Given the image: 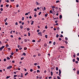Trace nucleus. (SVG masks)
Segmentation results:
<instances>
[{
    "label": "nucleus",
    "mask_w": 79,
    "mask_h": 79,
    "mask_svg": "<svg viewBox=\"0 0 79 79\" xmlns=\"http://www.w3.org/2000/svg\"><path fill=\"white\" fill-rule=\"evenodd\" d=\"M59 75L60 77H61V70L59 69Z\"/></svg>",
    "instance_id": "nucleus-1"
},
{
    "label": "nucleus",
    "mask_w": 79,
    "mask_h": 79,
    "mask_svg": "<svg viewBox=\"0 0 79 79\" xmlns=\"http://www.w3.org/2000/svg\"><path fill=\"white\" fill-rule=\"evenodd\" d=\"M11 68H12V66H8V67H7V69H10Z\"/></svg>",
    "instance_id": "nucleus-2"
},
{
    "label": "nucleus",
    "mask_w": 79,
    "mask_h": 79,
    "mask_svg": "<svg viewBox=\"0 0 79 79\" xmlns=\"http://www.w3.org/2000/svg\"><path fill=\"white\" fill-rule=\"evenodd\" d=\"M4 47H5V46H2L1 48H0V51H2V49L3 48H4Z\"/></svg>",
    "instance_id": "nucleus-3"
},
{
    "label": "nucleus",
    "mask_w": 79,
    "mask_h": 79,
    "mask_svg": "<svg viewBox=\"0 0 79 79\" xmlns=\"http://www.w3.org/2000/svg\"><path fill=\"white\" fill-rule=\"evenodd\" d=\"M38 35H40V36H42V32H39L38 33Z\"/></svg>",
    "instance_id": "nucleus-4"
},
{
    "label": "nucleus",
    "mask_w": 79,
    "mask_h": 79,
    "mask_svg": "<svg viewBox=\"0 0 79 79\" xmlns=\"http://www.w3.org/2000/svg\"><path fill=\"white\" fill-rule=\"evenodd\" d=\"M20 28H21V29H23V26H22L21 25L20 27Z\"/></svg>",
    "instance_id": "nucleus-5"
},
{
    "label": "nucleus",
    "mask_w": 79,
    "mask_h": 79,
    "mask_svg": "<svg viewBox=\"0 0 79 79\" xmlns=\"http://www.w3.org/2000/svg\"><path fill=\"white\" fill-rule=\"evenodd\" d=\"M59 18L60 19H62V15H60L59 17Z\"/></svg>",
    "instance_id": "nucleus-6"
},
{
    "label": "nucleus",
    "mask_w": 79,
    "mask_h": 79,
    "mask_svg": "<svg viewBox=\"0 0 79 79\" xmlns=\"http://www.w3.org/2000/svg\"><path fill=\"white\" fill-rule=\"evenodd\" d=\"M52 9H54V8H55V6H52Z\"/></svg>",
    "instance_id": "nucleus-7"
},
{
    "label": "nucleus",
    "mask_w": 79,
    "mask_h": 79,
    "mask_svg": "<svg viewBox=\"0 0 79 79\" xmlns=\"http://www.w3.org/2000/svg\"><path fill=\"white\" fill-rule=\"evenodd\" d=\"M6 58L7 60H10V58L8 56Z\"/></svg>",
    "instance_id": "nucleus-8"
},
{
    "label": "nucleus",
    "mask_w": 79,
    "mask_h": 79,
    "mask_svg": "<svg viewBox=\"0 0 79 79\" xmlns=\"http://www.w3.org/2000/svg\"><path fill=\"white\" fill-rule=\"evenodd\" d=\"M26 53H23V54H22V55H24V56H26Z\"/></svg>",
    "instance_id": "nucleus-9"
},
{
    "label": "nucleus",
    "mask_w": 79,
    "mask_h": 79,
    "mask_svg": "<svg viewBox=\"0 0 79 79\" xmlns=\"http://www.w3.org/2000/svg\"><path fill=\"white\" fill-rule=\"evenodd\" d=\"M7 19H8V18H6L4 20V22L6 23V21Z\"/></svg>",
    "instance_id": "nucleus-10"
},
{
    "label": "nucleus",
    "mask_w": 79,
    "mask_h": 79,
    "mask_svg": "<svg viewBox=\"0 0 79 79\" xmlns=\"http://www.w3.org/2000/svg\"><path fill=\"white\" fill-rule=\"evenodd\" d=\"M48 15V14L46 13V14L45 15V17H47V16Z\"/></svg>",
    "instance_id": "nucleus-11"
},
{
    "label": "nucleus",
    "mask_w": 79,
    "mask_h": 79,
    "mask_svg": "<svg viewBox=\"0 0 79 79\" xmlns=\"http://www.w3.org/2000/svg\"><path fill=\"white\" fill-rule=\"evenodd\" d=\"M56 71H58V67H56Z\"/></svg>",
    "instance_id": "nucleus-12"
},
{
    "label": "nucleus",
    "mask_w": 79,
    "mask_h": 79,
    "mask_svg": "<svg viewBox=\"0 0 79 79\" xmlns=\"http://www.w3.org/2000/svg\"><path fill=\"white\" fill-rule=\"evenodd\" d=\"M27 31H29L30 30V28H27Z\"/></svg>",
    "instance_id": "nucleus-13"
},
{
    "label": "nucleus",
    "mask_w": 79,
    "mask_h": 79,
    "mask_svg": "<svg viewBox=\"0 0 79 79\" xmlns=\"http://www.w3.org/2000/svg\"><path fill=\"white\" fill-rule=\"evenodd\" d=\"M24 50H27V48L26 47H25L24 48Z\"/></svg>",
    "instance_id": "nucleus-14"
},
{
    "label": "nucleus",
    "mask_w": 79,
    "mask_h": 79,
    "mask_svg": "<svg viewBox=\"0 0 79 79\" xmlns=\"http://www.w3.org/2000/svg\"><path fill=\"white\" fill-rule=\"evenodd\" d=\"M41 41V39H40V40H38V42H40Z\"/></svg>",
    "instance_id": "nucleus-15"
},
{
    "label": "nucleus",
    "mask_w": 79,
    "mask_h": 79,
    "mask_svg": "<svg viewBox=\"0 0 79 79\" xmlns=\"http://www.w3.org/2000/svg\"><path fill=\"white\" fill-rule=\"evenodd\" d=\"M60 48H64V47L63 46H61L60 47Z\"/></svg>",
    "instance_id": "nucleus-16"
},
{
    "label": "nucleus",
    "mask_w": 79,
    "mask_h": 79,
    "mask_svg": "<svg viewBox=\"0 0 79 79\" xmlns=\"http://www.w3.org/2000/svg\"><path fill=\"white\" fill-rule=\"evenodd\" d=\"M9 77H10V76H7L6 77V79H8Z\"/></svg>",
    "instance_id": "nucleus-17"
},
{
    "label": "nucleus",
    "mask_w": 79,
    "mask_h": 79,
    "mask_svg": "<svg viewBox=\"0 0 79 79\" xmlns=\"http://www.w3.org/2000/svg\"><path fill=\"white\" fill-rule=\"evenodd\" d=\"M47 44H44V47H47Z\"/></svg>",
    "instance_id": "nucleus-18"
},
{
    "label": "nucleus",
    "mask_w": 79,
    "mask_h": 79,
    "mask_svg": "<svg viewBox=\"0 0 79 79\" xmlns=\"http://www.w3.org/2000/svg\"><path fill=\"white\" fill-rule=\"evenodd\" d=\"M27 74H28V73L27 72L25 74V76H27Z\"/></svg>",
    "instance_id": "nucleus-19"
},
{
    "label": "nucleus",
    "mask_w": 79,
    "mask_h": 79,
    "mask_svg": "<svg viewBox=\"0 0 79 79\" xmlns=\"http://www.w3.org/2000/svg\"><path fill=\"white\" fill-rule=\"evenodd\" d=\"M33 23H34V21H32L31 23V25H32V24H33Z\"/></svg>",
    "instance_id": "nucleus-20"
},
{
    "label": "nucleus",
    "mask_w": 79,
    "mask_h": 79,
    "mask_svg": "<svg viewBox=\"0 0 79 79\" xmlns=\"http://www.w3.org/2000/svg\"><path fill=\"white\" fill-rule=\"evenodd\" d=\"M32 42H35V40H32Z\"/></svg>",
    "instance_id": "nucleus-21"
},
{
    "label": "nucleus",
    "mask_w": 79,
    "mask_h": 79,
    "mask_svg": "<svg viewBox=\"0 0 79 79\" xmlns=\"http://www.w3.org/2000/svg\"><path fill=\"white\" fill-rule=\"evenodd\" d=\"M51 76H53V72H51Z\"/></svg>",
    "instance_id": "nucleus-22"
},
{
    "label": "nucleus",
    "mask_w": 79,
    "mask_h": 79,
    "mask_svg": "<svg viewBox=\"0 0 79 79\" xmlns=\"http://www.w3.org/2000/svg\"><path fill=\"white\" fill-rule=\"evenodd\" d=\"M37 73H40V70H37Z\"/></svg>",
    "instance_id": "nucleus-23"
},
{
    "label": "nucleus",
    "mask_w": 79,
    "mask_h": 79,
    "mask_svg": "<svg viewBox=\"0 0 79 79\" xmlns=\"http://www.w3.org/2000/svg\"><path fill=\"white\" fill-rule=\"evenodd\" d=\"M0 10L1 11H3V10L2 8H1Z\"/></svg>",
    "instance_id": "nucleus-24"
},
{
    "label": "nucleus",
    "mask_w": 79,
    "mask_h": 79,
    "mask_svg": "<svg viewBox=\"0 0 79 79\" xmlns=\"http://www.w3.org/2000/svg\"><path fill=\"white\" fill-rule=\"evenodd\" d=\"M58 36H59V35H58V34H57L56 35V37L57 38H58Z\"/></svg>",
    "instance_id": "nucleus-25"
},
{
    "label": "nucleus",
    "mask_w": 79,
    "mask_h": 79,
    "mask_svg": "<svg viewBox=\"0 0 79 79\" xmlns=\"http://www.w3.org/2000/svg\"><path fill=\"white\" fill-rule=\"evenodd\" d=\"M41 13H42L41 12H40L39 13V15H41Z\"/></svg>",
    "instance_id": "nucleus-26"
},
{
    "label": "nucleus",
    "mask_w": 79,
    "mask_h": 79,
    "mask_svg": "<svg viewBox=\"0 0 79 79\" xmlns=\"http://www.w3.org/2000/svg\"><path fill=\"white\" fill-rule=\"evenodd\" d=\"M24 19V17H23L22 20V21H23Z\"/></svg>",
    "instance_id": "nucleus-27"
},
{
    "label": "nucleus",
    "mask_w": 79,
    "mask_h": 79,
    "mask_svg": "<svg viewBox=\"0 0 79 79\" xmlns=\"http://www.w3.org/2000/svg\"><path fill=\"white\" fill-rule=\"evenodd\" d=\"M28 36H30L31 35V34L30 33H28Z\"/></svg>",
    "instance_id": "nucleus-28"
},
{
    "label": "nucleus",
    "mask_w": 79,
    "mask_h": 79,
    "mask_svg": "<svg viewBox=\"0 0 79 79\" xmlns=\"http://www.w3.org/2000/svg\"><path fill=\"white\" fill-rule=\"evenodd\" d=\"M6 48H7L8 47V46H9V45L8 44H6Z\"/></svg>",
    "instance_id": "nucleus-29"
},
{
    "label": "nucleus",
    "mask_w": 79,
    "mask_h": 79,
    "mask_svg": "<svg viewBox=\"0 0 79 79\" xmlns=\"http://www.w3.org/2000/svg\"><path fill=\"white\" fill-rule=\"evenodd\" d=\"M3 61H6V59H4V60H3Z\"/></svg>",
    "instance_id": "nucleus-30"
},
{
    "label": "nucleus",
    "mask_w": 79,
    "mask_h": 79,
    "mask_svg": "<svg viewBox=\"0 0 79 79\" xmlns=\"http://www.w3.org/2000/svg\"><path fill=\"white\" fill-rule=\"evenodd\" d=\"M29 15V13H26L25 14V15Z\"/></svg>",
    "instance_id": "nucleus-31"
},
{
    "label": "nucleus",
    "mask_w": 79,
    "mask_h": 79,
    "mask_svg": "<svg viewBox=\"0 0 79 79\" xmlns=\"http://www.w3.org/2000/svg\"><path fill=\"white\" fill-rule=\"evenodd\" d=\"M30 71H31V72H32V71H33V70H32V69H31L30 70Z\"/></svg>",
    "instance_id": "nucleus-32"
},
{
    "label": "nucleus",
    "mask_w": 79,
    "mask_h": 79,
    "mask_svg": "<svg viewBox=\"0 0 79 79\" xmlns=\"http://www.w3.org/2000/svg\"><path fill=\"white\" fill-rule=\"evenodd\" d=\"M77 61H79V57H77Z\"/></svg>",
    "instance_id": "nucleus-33"
},
{
    "label": "nucleus",
    "mask_w": 79,
    "mask_h": 79,
    "mask_svg": "<svg viewBox=\"0 0 79 79\" xmlns=\"http://www.w3.org/2000/svg\"><path fill=\"white\" fill-rule=\"evenodd\" d=\"M45 38H46V39H47V35H45Z\"/></svg>",
    "instance_id": "nucleus-34"
},
{
    "label": "nucleus",
    "mask_w": 79,
    "mask_h": 79,
    "mask_svg": "<svg viewBox=\"0 0 79 79\" xmlns=\"http://www.w3.org/2000/svg\"><path fill=\"white\" fill-rule=\"evenodd\" d=\"M65 40H68V38L66 37H65Z\"/></svg>",
    "instance_id": "nucleus-35"
},
{
    "label": "nucleus",
    "mask_w": 79,
    "mask_h": 79,
    "mask_svg": "<svg viewBox=\"0 0 79 79\" xmlns=\"http://www.w3.org/2000/svg\"><path fill=\"white\" fill-rule=\"evenodd\" d=\"M63 37V36L62 35H60V37Z\"/></svg>",
    "instance_id": "nucleus-36"
},
{
    "label": "nucleus",
    "mask_w": 79,
    "mask_h": 79,
    "mask_svg": "<svg viewBox=\"0 0 79 79\" xmlns=\"http://www.w3.org/2000/svg\"><path fill=\"white\" fill-rule=\"evenodd\" d=\"M34 11H37V9L35 8L34 9Z\"/></svg>",
    "instance_id": "nucleus-37"
},
{
    "label": "nucleus",
    "mask_w": 79,
    "mask_h": 79,
    "mask_svg": "<svg viewBox=\"0 0 79 79\" xmlns=\"http://www.w3.org/2000/svg\"><path fill=\"white\" fill-rule=\"evenodd\" d=\"M76 2H77V3H79V0H76Z\"/></svg>",
    "instance_id": "nucleus-38"
},
{
    "label": "nucleus",
    "mask_w": 79,
    "mask_h": 79,
    "mask_svg": "<svg viewBox=\"0 0 79 79\" xmlns=\"http://www.w3.org/2000/svg\"><path fill=\"white\" fill-rule=\"evenodd\" d=\"M14 54V53L12 52L11 53V55H13V54Z\"/></svg>",
    "instance_id": "nucleus-39"
},
{
    "label": "nucleus",
    "mask_w": 79,
    "mask_h": 79,
    "mask_svg": "<svg viewBox=\"0 0 79 79\" xmlns=\"http://www.w3.org/2000/svg\"><path fill=\"white\" fill-rule=\"evenodd\" d=\"M77 74H79V71L78 70V71H77Z\"/></svg>",
    "instance_id": "nucleus-40"
},
{
    "label": "nucleus",
    "mask_w": 79,
    "mask_h": 79,
    "mask_svg": "<svg viewBox=\"0 0 79 79\" xmlns=\"http://www.w3.org/2000/svg\"><path fill=\"white\" fill-rule=\"evenodd\" d=\"M57 78L58 79H60V77L59 76H57Z\"/></svg>",
    "instance_id": "nucleus-41"
},
{
    "label": "nucleus",
    "mask_w": 79,
    "mask_h": 79,
    "mask_svg": "<svg viewBox=\"0 0 79 79\" xmlns=\"http://www.w3.org/2000/svg\"><path fill=\"white\" fill-rule=\"evenodd\" d=\"M60 2V1H56V3H58V2Z\"/></svg>",
    "instance_id": "nucleus-42"
},
{
    "label": "nucleus",
    "mask_w": 79,
    "mask_h": 79,
    "mask_svg": "<svg viewBox=\"0 0 79 79\" xmlns=\"http://www.w3.org/2000/svg\"><path fill=\"white\" fill-rule=\"evenodd\" d=\"M45 32V30H44L42 32H43V33H44V32Z\"/></svg>",
    "instance_id": "nucleus-43"
},
{
    "label": "nucleus",
    "mask_w": 79,
    "mask_h": 79,
    "mask_svg": "<svg viewBox=\"0 0 79 79\" xmlns=\"http://www.w3.org/2000/svg\"><path fill=\"white\" fill-rule=\"evenodd\" d=\"M59 40H61V38H59Z\"/></svg>",
    "instance_id": "nucleus-44"
},
{
    "label": "nucleus",
    "mask_w": 79,
    "mask_h": 79,
    "mask_svg": "<svg viewBox=\"0 0 79 79\" xmlns=\"http://www.w3.org/2000/svg\"><path fill=\"white\" fill-rule=\"evenodd\" d=\"M73 62H74V61H75V59H73Z\"/></svg>",
    "instance_id": "nucleus-45"
},
{
    "label": "nucleus",
    "mask_w": 79,
    "mask_h": 79,
    "mask_svg": "<svg viewBox=\"0 0 79 79\" xmlns=\"http://www.w3.org/2000/svg\"><path fill=\"white\" fill-rule=\"evenodd\" d=\"M37 67H38V69H40V66L38 65L37 66Z\"/></svg>",
    "instance_id": "nucleus-46"
},
{
    "label": "nucleus",
    "mask_w": 79,
    "mask_h": 79,
    "mask_svg": "<svg viewBox=\"0 0 79 79\" xmlns=\"http://www.w3.org/2000/svg\"><path fill=\"white\" fill-rule=\"evenodd\" d=\"M37 64V63H35L34 64L35 66H36Z\"/></svg>",
    "instance_id": "nucleus-47"
},
{
    "label": "nucleus",
    "mask_w": 79,
    "mask_h": 79,
    "mask_svg": "<svg viewBox=\"0 0 79 79\" xmlns=\"http://www.w3.org/2000/svg\"><path fill=\"white\" fill-rule=\"evenodd\" d=\"M5 24L6 25H8V23L7 22H6L5 23Z\"/></svg>",
    "instance_id": "nucleus-48"
},
{
    "label": "nucleus",
    "mask_w": 79,
    "mask_h": 79,
    "mask_svg": "<svg viewBox=\"0 0 79 79\" xmlns=\"http://www.w3.org/2000/svg\"><path fill=\"white\" fill-rule=\"evenodd\" d=\"M73 57H76V54H74L73 55Z\"/></svg>",
    "instance_id": "nucleus-49"
},
{
    "label": "nucleus",
    "mask_w": 79,
    "mask_h": 79,
    "mask_svg": "<svg viewBox=\"0 0 79 79\" xmlns=\"http://www.w3.org/2000/svg\"><path fill=\"white\" fill-rule=\"evenodd\" d=\"M16 7L17 8H18L19 6V5L18 4L16 5Z\"/></svg>",
    "instance_id": "nucleus-50"
},
{
    "label": "nucleus",
    "mask_w": 79,
    "mask_h": 79,
    "mask_svg": "<svg viewBox=\"0 0 79 79\" xmlns=\"http://www.w3.org/2000/svg\"><path fill=\"white\" fill-rule=\"evenodd\" d=\"M18 24V23H17V22H16V23H15V25H17Z\"/></svg>",
    "instance_id": "nucleus-51"
},
{
    "label": "nucleus",
    "mask_w": 79,
    "mask_h": 79,
    "mask_svg": "<svg viewBox=\"0 0 79 79\" xmlns=\"http://www.w3.org/2000/svg\"><path fill=\"white\" fill-rule=\"evenodd\" d=\"M55 44H56V43H55V42H54L53 43V44L54 45H55Z\"/></svg>",
    "instance_id": "nucleus-52"
},
{
    "label": "nucleus",
    "mask_w": 79,
    "mask_h": 79,
    "mask_svg": "<svg viewBox=\"0 0 79 79\" xmlns=\"http://www.w3.org/2000/svg\"><path fill=\"white\" fill-rule=\"evenodd\" d=\"M39 79H42V77H39Z\"/></svg>",
    "instance_id": "nucleus-53"
},
{
    "label": "nucleus",
    "mask_w": 79,
    "mask_h": 79,
    "mask_svg": "<svg viewBox=\"0 0 79 79\" xmlns=\"http://www.w3.org/2000/svg\"><path fill=\"white\" fill-rule=\"evenodd\" d=\"M6 2H7V3H8L9 2V1L7 0V1H6Z\"/></svg>",
    "instance_id": "nucleus-54"
},
{
    "label": "nucleus",
    "mask_w": 79,
    "mask_h": 79,
    "mask_svg": "<svg viewBox=\"0 0 79 79\" xmlns=\"http://www.w3.org/2000/svg\"><path fill=\"white\" fill-rule=\"evenodd\" d=\"M24 40H25V42H27V40H26V39H25Z\"/></svg>",
    "instance_id": "nucleus-55"
},
{
    "label": "nucleus",
    "mask_w": 79,
    "mask_h": 79,
    "mask_svg": "<svg viewBox=\"0 0 79 79\" xmlns=\"http://www.w3.org/2000/svg\"><path fill=\"white\" fill-rule=\"evenodd\" d=\"M77 64V63H78V61H76L75 62Z\"/></svg>",
    "instance_id": "nucleus-56"
},
{
    "label": "nucleus",
    "mask_w": 79,
    "mask_h": 79,
    "mask_svg": "<svg viewBox=\"0 0 79 79\" xmlns=\"http://www.w3.org/2000/svg\"><path fill=\"white\" fill-rule=\"evenodd\" d=\"M29 18L30 19H31V18H32V17H31V16L30 15Z\"/></svg>",
    "instance_id": "nucleus-57"
},
{
    "label": "nucleus",
    "mask_w": 79,
    "mask_h": 79,
    "mask_svg": "<svg viewBox=\"0 0 79 79\" xmlns=\"http://www.w3.org/2000/svg\"><path fill=\"white\" fill-rule=\"evenodd\" d=\"M23 58H24V57H22V58H21V60H23Z\"/></svg>",
    "instance_id": "nucleus-58"
},
{
    "label": "nucleus",
    "mask_w": 79,
    "mask_h": 79,
    "mask_svg": "<svg viewBox=\"0 0 79 79\" xmlns=\"http://www.w3.org/2000/svg\"><path fill=\"white\" fill-rule=\"evenodd\" d=\"M22 48H19V50H22Z\"/></svg>",
    "instance_id": "nucleus-59"
},
{
    "label": "nucleus",
    "mask_w": 79,
    "mask_h": 79,
    "mask_svg": "<svg viewBox=\"0 0 79 79\" xmlns=\"http://www.w3.org/2000/svg\"><path fill=\"white\" fill-rule=\"evenodd\" d=\"M52 76H51L50 77H49V79H51V78H52Z\"/></svg>",
    "instance_id": "nucleus-60"
},
{
    "label": "nucleus",
    "mask_w": 79,
    "mask_h": 79,
    "mask_svg": "<svg viewBox=\"0 0 79 79\" xmlns=\"http://www.w3.org/2000/svg\"><path fill=\"white\" fill-rule=\"evenodd\" d=\"M52 41H49V44H52Z\"/></svg>",
    "instance_id": "nucleus-61"
},
{
    "label": "nucleus",
    "mask_w": 79,
    "mask_h": 79,
    "mask_svg": "<svg viewBox=\"0 0 79 79\" xmlns=\"http://www.w3.org/2000/svg\"><path fill=\"white\" fill-rule=\"evenodd\" d=\"M45 29H47V25H46L45 27Z\"/></svg>",
    "instance_id": "nucleus-62"
},
{
    "label": "nucleus",
    "mask_w": 79,
    "mask_h": 79,
    "mask_svg": "<svg viewBox=\"0 0 79 79\" xmlns=\"http://www.w3.org/2000/svg\"><path fill=\"white\" fill-rule=\"evenodd\" d=\"M56 29L55 28H54V31H56Z\"/></svg>",
    "instance_id": "nucleus-63"
},
{
    "label": "nucleus",
    "mask_w": 79,
    "mask_h": 79,
    "mask_svg": "<svg viewBox=\"0 0 79 79\" xmlns=\"http://www.w3.org/2000/svg\"><path fill=\"white\" fill-rule=\"evenodd\" d=\"M16 52H18V49H16Z\"/></svg>",
    "instance_id": "nucleus-64"
}]
</instances>
